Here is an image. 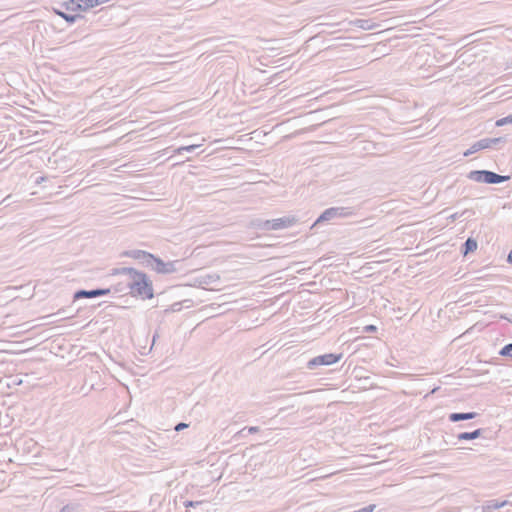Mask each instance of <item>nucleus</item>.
I'll return each mask as SVG.
<instances>
[{
	"instance_id": "obj_1",
	"label": "nucleus",
	"mask_w": 512,
	"mask_h": 512,
	"mask_svg": "<svg viewBox=\"0 0 512 512\" xmlns=\"http://www.w3.org/2000/svg\"><path fill=\"white\" fill-rule=\"evenodd\" d=\"M110 275H128L125 287L129 289V294L132 297L142 300L154 298L153 282L146 273L133 267H119L111 269Z\"/></svg>"
},
{
	"instance_id": "obj_2",
	"label": "nucleus",
	"mask_w": 512,
	"mask_h": 512,
	"mask_svg": "<svg viewBox=\"0 0 512 512\" xmlns=\"http://www.w3.org/2000/svg\"><path fill=\"white\" fill-rule=\"evenodd\" d=\"M467 177L472 181L486 184H500L510 179L509 175H500L490 170H472Z\"/></svg>"
},
{
	"instance_id": "obj_3",
	"label": "nucleus",
	"mask_w": 512,
	"mask_h": 512,
	"mask_svg": "<svg viewBox=\"0 0 512 512\" xmlns=\"http://www.w3.org/2000/svg\"><path fill=\"white\" fill-rule=\"evenodd\" d=\"M352 214L347 207H331L324 210L319 217L314 221L311 228H314L323 223H333L336 224L337 219H341L344 217H348Z\"/></svg>"
},
{
	"instance_id": "obj_4",
	"label": "nucleus",
	"mask_w": 512,
	"mask_h": 512,
	"mask_svg": "<svg viewBox=\"0 0 512 512\" xmlns=\"http://www.w3.org/2000/svg\"><path fill=\"white\" fill-rule=\"evenodd\" d=\"M342 357V354H336V353H327L323 355H318L312 359H310L306 367L309 370H316L320 366H329L336 362H338Z\"/></svg>"
},
{
	"instance_id": "obj_5",
	"label": "nucleus",
	"mask_w": 512,
	"mask_h": 512,
	"mask_svg": "<svg viewBox=\"0 0 512 512\" xmlns=\"http://www.w3.org/2000/svg\"><path fill=\"white\" fill-rule=\"evenodd\" d=\"M179 262V260L164 262L158 256L153 255L150 269L158 274L168 275L177 272L176 264Z\"/></svg>"
},
{
	"instance_id": "obj_6",
	"label": "nucleus",
	"mask_w": 512,
	"mask_h": 512,
	"mask_svg": "<svg viewBox=\"0 0 512 512\" xmlns=\"http://www.w3.org/2000/svg\"><path fill=\"white\" fill-rule=\"evenodd\" d=\"M356 33L357 30L354 28V51L362 50L363 52L369 51L370 53H375V50L371 49V46L377 42V34L357 35Z\"/></svg>"
},
{
	"instance_id": "obj_7",
	"label": "nucleus",
	"mask_w": 512,
	"mask_h": 512,
	"mask_svg": "<svg viewBox=\"0 0 512 512\" xmlns=\"http://www.w3.org/2000/svg\"><path fill=\"white\" fill-rule=\"evenodd\" d=\"M362 315V309L354 311V335H363L364 333H376L378 329L377 326L374 324L366 323V321L362 319Z\"/></svg>"
},
{
	"instance_id": "obj_8",
	"label": "nucleus",
	"mask_w": 512,
	"mask_h": 512,
	"mask_svg": "<svg viewBox=\"0 0 512 512\" xmlns=\"http://www.w3.org/2000/svg\"><path fill=\"white\" fill-rule=\"evenodd\" d=\"M376 144L372 138L356 139L354 138V155L360 157L376 153Z\"/></svg>"
},
{
	"instance_id": "obj_9",
	"label": "nucleus",
	"mask_w": 512,
	"mask_h": 512,
	"mask_svg": "<svg viewBox=\"0 0 512 512\" xmlns=\"http://www.w3.org/2000/svg\"><path fill=\"white\" fill-rule=\"evenodd\" d=\"M153 255L154 254L150 252L139 249L125 250L121 253V257H129L135 259L139 262V264L147 268H150L151 266Z\"/></svg>"
},
{
	"instance_id": "obj_10",
	"label": "nucleus",
	"mask_w": 512,
	"mask_h": 512,
	"mask_svg": "<svg viewBox=\"0 0 512 512\" xmlns=\"http://www.w3.org/2000/svg\"><path fill=\"white\" fill-rule=\"evenodd\" d=\"M297 222L293 216H284L270 220L271 230H281L293 226Z\"/></svg>"
},
{
	"instance_id": "obj_11",
	"label": "nucleus",
	"mask_w": 512,
	"mask_h": 512,
	"mask_svg": "<svg viewBox=\"0 0 512 512\" xmlns=\"http://www.w3.org/2000/svg\"><path fill=\"white\" fill-rule=\"evenodd\" d=\"M375 59H377L375 53L363 52L362 50L354 51V66L357 65V68L361 67L366 61L372 62Z\"/></svg>"
},
{
	"instance_id": "obj_12",
	"label": "nucleus",
	"mask_w": 512,
	"mask_h": 512,
	"mask_svg": "<svg viewBox=\"0 0 512 512\" xmlns=\"http://www.w3.org/2000/svg\"><path fill=\"white\" fill-rule=\"evenodd\" d=\"M369 297V290L365 286H356L354 284V308L357 305H363Z\"/></svg>"
},
{
	"instance_id": "obj_13",
	"label": "nucleus",
	"mask_w": 512,
	"mask_h": 512,
	"mask_svg": "<svg viewBox=\"0 0 512 512\" xmlns=\"http://www.w3.org/2000/svg\"><path fill=\"white\" fill-rule=\"evenodd\" d=\"M376 135L374 129L365 125H354V137L356 141L363 138H373Z\"/></svg>"
},
{
	"instance_id": "obj_14",
	"label": "nucleus",
	"mask_w": 512,
	"mask_h": 512,
	"mask_svg": "<svg viewBox=\"0 0 512 512\" xmlns=\"http://www.w3.org/2000/svg\"><path fill=\"white\" fill-rule=\"evenodd\" d=\"M367 371L362 368L355 366L354 367V383L357 382H368L369 386H375V383L372 381L369 375H366Z\"/></svg>"
},
{
	"instance_id": "obj_15",
	"label": "nucleus",
	"mask_w": 512,
	"mask_h": 512,
	"mask_svg": "<svg viewBox=\"0 0 512 512\" xmlns=\"http://www.w3.org/2000/svg\"><path fill=\"white\" fill-rule=\"evenodd\" d=\"M478 414L476 412H454L449 414L448 419L450 422L456 423L459 421H466L474 419Z\"/></svg>"
},
{
	"instance_id": "obj_16",
	"label": "nucleus",
	"mask_w": 512,
	"mask_h": 512,
	"mask_svg": "<svg viewBox=\"0 0 512 512\" xmlns=\"http://www.w3.org/2000/svg\"><path fill=\"white\" fill-rule=\"evenodd\" d=\"M508 504H509V502L507 500L499 501L497 499H492V500L486 501L483 504L482 510H483V512H493L494 510L505 507Z\"/></svg>"
},
{
	"instance_id": "obj_17",
	"label": "nucleus",
	"mask_w": 512,
	"mask_h": 512,
	"mask_svg": "<svg viewBox=\"0 0 512 512\" xmlns=\"http://www.w3.org/2000/svg\"><path fill=\"white\" fill-rule=\"evenodd\" d=\"M484 149H488L485 138L480 139V140L476 141L475 143H473L471 145V147L464 152L463 155L465 157H468V156H470L480 150H484Z\"/></svg>"
},
{
	"instance_id": "obj_18",
	"label": "nucleus",
	"mask_w": 512,
	"mask_h": 512,
	"mask_svg": "<svg viewBox=\"0 0 512 512\" xmlns=\"http://www.w3.org/2000/svg\"><path fill=\"white\" fill-rule=\"evenodd\" d=\"M477 241L472 238V237H469L461 246V253L466 256L468 255L469 253H472L474 252L476 249H477Z\"/></svg>"
},
{
	"instance_id": "obj_19",
	"label": "nucleus",
	"mask_w": 512,
	"mask_h": 512,
	"mask_svg": "<svg viewBox=\"0 0 512 512\" xmlns=\"http://www.w3.org/2000/svg\"><path fill=\"white\" fill-rule=\"evenodd\" d=\"M379 25L372 22L370 19H354V27L361 30H371Z\"/></svg>"
},
{
	"instance_id": "obj_20",
	"label": "nucleus",
	"mask_w": 512,
	"mask_h": 512,
	"mask_svg": "<svg viewBox=\"0 0 512 512\" xmlns=\"http://www.w3.org/2000/svg\"><path fill=\"white\" fill-rule=\"evenodd\" d=\"M482 429H476L471 432H461L457 435V439L460 441H469L479 438L482 435Z\"/></svg>"
},
{
	"instance_id": "obj_21",
	"label": "nucleus",
	"mask_w": 512,
	"mask_h": 512,
	"mask_svg": "<svg viewBox=\"0 0 512 512\" xmlns=\"http://www.w3.org/2000/svg\"><path fill=\"white\" fill-rule=\"evenodd\" d=\"M54 12L60 16L61 18H63L66 22H68L69 24H73L75 23L78 19H83L84 16L81 15V14H68L66 12H63L61 10H58V9H54Z\"/></svg>"
},
{
	"instance_id": "obj_22",
	"label": "nucleus",
	"mask_w": 512,
	"mask_h": 512,
	"mask_svg": "<svg viewBox=\"0 0 512 512\" xmlns=\"http://www.w3.org/2000/svg\"><path fill=\"white\" fill-rule=\"evenodd\" d=\"M96 297H97L96 289H92V290L79 289L74 293L73 300L76 301V300L83 299V298H96Z\"/></svg>"
},
{
	"instance_id": "obj_23",
	"label": "nucleus",
	"mask_w": 512,
	"mask_h": 512,
	"mask_svg": "<svg viewBox=\"0 0 512 512\" xmlns=\"http://www.w3.org/2000/svg\"><path fill=\"white\" fill-rule=\"evenodd\" d=\"M82 5H83V3L80 0H68V1H65L64 3H62V6L65 7V9L67 11H72V12H76V11H80V10L85 11V9L82 7Z\"/></svg>"
},
{
	"instance_id": "obj_24",
	"label": "nucleus",
	"mask_w": 512,
	"mask_h": 512,
	"mask_svg": "<svg viewBox=\"0 0 512 512\" xmlns=\"http://www.w3.org/2000/svg\"><path fill=\"white\" fill-rule=\"evenodd\" d=\"M367 338H365L363 335H354V356L358 355L360 353V347L361 346H368L369 344L366 343ZM360 358V356H357Z\"/></svg>"
},
{
	"instance_id": "obj_25",
	"label": "nucleus",
	"mask_w": 512,
	"mask_h": 512,
	"mask_svg": "<svg viewBox=\"0 0 512 512\" xmlns=\"http://www.w3.org/2000/svg\"><path fill=\"white\" fill-rule=\"evenodd\" d=\"M219 280V276L216 274H206L198 277L200 285H209Z\"/></svg>"
},
{
	"instance_id": "obj_26",
	"label": "nucleus",
	"mask_w": 512,
	"mask_h": 512,
	"mask_svg": "<svg viewBox=\"0 0 512 512\" xmlns=\"http://www.w3.org/2000/svg\"><path fill=\"white\" fill-rule=\"evenodd\" d=\"M485 140H486V144H487V148L488 149L494 148V147H496L497 145H499L501 143H505V138L504 137L485 138Z\"/></svg>"
},
{
	"instance_id": "obj_27",
	"label": "nucleus",
	"mask_w": 512,
	"mask_h": 512,
	"mask_svg": "<svg viewBox=\"0 0 512 512\" xmlns=\"http://www.w3.org/2000/svg\"><path fill=\"white\" fill-rule=\"evenodd\" d=\"M200 145L192 144L187 146H181L175 150V153L182 154L184 151L186 152H193L195 151Z\"/></svg>"
},
{
	"instance_id": "obj_28",
	"label": "nucleus",
	"mask_w": 512,
	"mask_h": 512,
	"mask_svg": "<svg viewBox=\"0 0 512 512\" xmlns=\"http://www.w3.org/2000/svg\"><path fill=\"white\" fill-rule=\"evenodd\" d=\"M466 214H468V216L473 215V214H474V211H473V210H470V209H465V210H464L463 212H461V213L456 212V213H454V214L450 215V216L448 217V219H450V220L453 222V221L457 220L458 218H460V217H462V216H464V215H466Z\"/></svg>"
},
{
	"instance_id": "obj_29",
	"label": "nucleus",
	"mask_w": 512,
	"mask_h": 512,
	"mask_svg": "<svg viewBox=\"0 0 512 512\" xmlns=\"http://www.w3.org/2000/svg\"><path fill=\"white\" fill-rule=\"evenodd\" d=\"M501 356L512 358V343L503 346L499 352Z\"/></svg>"
},
{
	"instance_id": "obj_30",
	"label": "nucleus",
	"mask_w": 512,
	"mask_h": 512,
	"mask_svg": "<svg viewBox=\"0 0 512 512\" xmlns=\"http://www.w3.org/2000/svg\"><path fill=\"white\" fill-rule=\"evenodd\" d=\"M507 124H512V114H509L506 117H503L501 119H498L495 123L497 127H502Z\"/></svg>"
},
{
	"instance_id": "obj_31",
	"label": "nucleus",
	"mask_w": 512,
	"mask_h": 512,
	"mask_svg": "<svg viewBox=\"0 0 512 512\" xmlns=\"http://www.w3.org/2000/svg\"><path fill=\"white\" fill-rule=\"evenodd\" d=\"M374 386H369L368 385V382H357V383H354V393L356 392L355 389H357L358 391H365V390H368V389H371L373 388Z\"/></svg>"
},
{
	"instance_id": "obj_32",
	"label": "nucleus",
	"mask_w": 512,
	"mask_h": 512,
	"mask_svg": "<svg viewBox=\"0 0 512 512\" xmlns=\"http://www.w3.org/2000/svg\"><path fill=\"white\" fill-rule=\"evenodd\" d=\"M375 508V504H369L365 507L354 509V512H374Z\"/></svg>"
},
{
	"instance_id": "obj_33",
	"label": "nucleus",
	"mask_w": 512,
	"mask_h": 512,
	"mask_svg": "<svg viewBox=\"0 0 512 512\" xmlns=\"http://www.w3.org/2000/svg\"><path fill=\"white\" fill-rule=\"evenodd\" d=\"M265 220L261 219V218H256V219H253L251 220L250 222V226L253 227V228H256V229H260L261 226H262V223L264 222Z\"/></svg>"
},
{
	"instance_id": "obj_34",
	"label": "nucleus",
	"mask_w": 512,
	"mask_h": 512,
	"mask_svg": "<svg viewBox=\"0 0 512 512\" xmlns=\"http://www.w3.org/2000/svg\"><path fill=\"white\" fill-rule=\"evenodd\" d=\"M203 503H204V501H190V500H187V501L184 502V506L186 508H190V507L191 508H195V507H197V506H199V505H201Z\"/></svg>"
},
{
	"instance_id": "obj_35",
	"label": "nucleus",
	"mask_w": 512,
	"mask_h": 512,
	"mask_svg": "<svg viewBox=\"0 0 512 512\" xmlns=\"http://www.w3.org/2000/svg\"><path fill=\"white\" fill-rule=\"evenodd\" d=\"M353 482H354V499L355 498H359L360 499L361 498L360 496H361L363 491L361 489H357L359 487V485L357 484L358 479L354 478Z\"/></svg>"
},
{
	"instance_id": "obj_36",
	"label": "nucleus",
	"mask_w": 512,
	"mask_h": 512,
	"mask_svg": "<svg viewBox=\"0 0 512 512\" xmlns=\"http://www.w3.org/2000/svg\"><path fill=\"white\" fill-rule=\"evenodd\" d=\"M110 292V288H96L97 297L108 295Z\"/></svg>"
},
{
	"instance_id": "obj_37",
	"label": "nucleus",
	"mask_w": 512,
	"mask_h": 512,
	"mask_svg": "<svg viewBox=\"0 0 512 512\" xmlns=\"http://www.w3.org/2000/svg\"><path fill=\"white\" fill-rule=\"evenodd\" d=\"M368 221H369V219H365V220H361V221H354V225L355 224L359 225L357 230H361V229H364L365 227L371 226V224L366 225V222H368Z\"/></svg>"
},
{
	"instance_id": "obj_38",
	"label": "nucleus",
	"mask_w": 512,
	"mask_h": 512,
	"mask_svg": "<svg viewBox=\"0 0 512 512\" xmlns=\"http://www.w3.org/2000/svg\"><path fill=\"white\" fill-rule=\"evenodd\" d=\"M75 509V505L67 504L62 507L61 512H75Z\"/></svg>"
},
{
	"instance_id": "obj_39",
	"label": "nucleus",
	"mask_w": 512,
	"mask_h": 512,
	"mask_svg": "<svg viewBox=\"0 0 512 512\" xmlns=\"http://www.w3.org/2000/svg\"><path fill=\"white\" fill-rule=\"evenodd\" d=\"M260 230L270 231L271 230V228H270V220H265L262 223V226H261Z\"/></svg>"
},
{
	"instance_id": "obj_40",
	"label": "nucleus",
	"mask_w": 512,
	"mask_h": 512,
	"mask_svg": "<svg viewBox=\"0 0 512 512\" xmlns=\"http://www.w3.org/2000/svg\"><path fill=\"white\" fill-rule=\"evenodd\" d=\"M187 427H188V424H186L184 422H180V423L176 424L174 429H175V431L179 432Z\"/></svg>"
},
{
	"instance_id": "obj_41",
	"label": "nucleus",
	"mask_w": 512,
	"mask_h": 512,
	"mask_svg": "<svg viewBox=\"0 0 512 512\" xmlns=\"http://www.w3.org/2000/svg\"><path fill=\"white\" fill-rule=\"evenodd\" d=\"M245 428H246V431L250 434L257 433L260 430L258 426H250V427H245Z\"/></svg>"
},
{
	"instance_id": "obj_42",
	"label": "nucleus",
	"mask_w": 512,
	"mask_h": 512,
	"mask_svg": "<svg viewBox=\"0 0 512 512\" xmlns=\"http://www.w3.org/2000/svg\"><path fill=\"white\" fill-rule=\"evenodd\" d=\"M245 431H246V428L244 427L243 429H241L240 431H238L234 437H244L245 436Z\"/></svg>"
},
{
	"instance_id": "obj_43",
	"label": "nucleus",
	"mask_w": 512,
	"mask_h": 512,
	"mask_svg": "<svg viewBox=\"0 0 512 512\" xmlns=\"http://www.w3.org/2000/svg\"><path fill=\"white\" fill-rule=\"evenodd\" d=\"M114 290L116 292H122L124 290V287L121 284H117L114 286Z\"/></svg>"
},
{
	"instance_id": "obj_44",
	"label": "nucleus",
	"mask_w": 512,
	"mask_h": 512,
	"mask_svg": "<svg viewBox=\"0 0 512 512\" xmlns=\"http://www.w3.org/2000/svg\"><path fill=\"white\" fill-rule=\"evenodd\" d=\"M507 261L512 264V250L509 252L508 254V257H507Z\"/></svg>"
},
{
	"instance_id": "obj_45",
	"label": "nucleus",
	"mask_w": 512,
	"mask_h": 512,
	"mask_svg": "<svg viewBox=\"0 0 512 512\" xmlns=\"http://www.w3.org/2000/svg\"><path fill=\"white\" fill-rule=\"evenodd\" d=\"M502 318H504L507 321H509L510 323H512V317H510V316H502Z\"/></svg>"
},
{
	"instance_id": "obj_46",
	"label": "nucleus",
	"mask_w": 512,
	"mask_h": 512,
	"mask_svg": "<svg viewBox=\"0 0 512 512\" xmlns=\"http://www.w3.org/2000/svg\"><path fill=\"white\" fill-rule=\"evenodd\" d=\"M362 89H357V90H354V102L356 101V98L355 95L360 92Z\"/></svg>"
},
{
	"instance_id": "obj_47",
	"label": "nucleus",
	"mask_w": 512,
	"mask_h": 512,
	"mask_svg": "<svg viewBox=\"0 0 512 512\" xmlns=\"http://www.w3.org/2000/svg\"><path fill=\"white\" fill-rule=\"evenodd\" d=\"M359 505V502H354L353 507L356 508Z\"/></svg>"
},
{
	"instance_id": "obj_48",
	"label": "nucleus",
	"mask_w": 512,
	"mask_h": 512,
	"mask_svg": "<svg viewBox=\"0 0 512 512\" xmlns=\"http://www.w3.org/2000/svg\"><path fill=\"white\" fill-rule=\"evenodd\" d=\"M356 464H357V461L354 460V462H353L354 470L356 469Z\"/></svg>"
}]
</instances>
